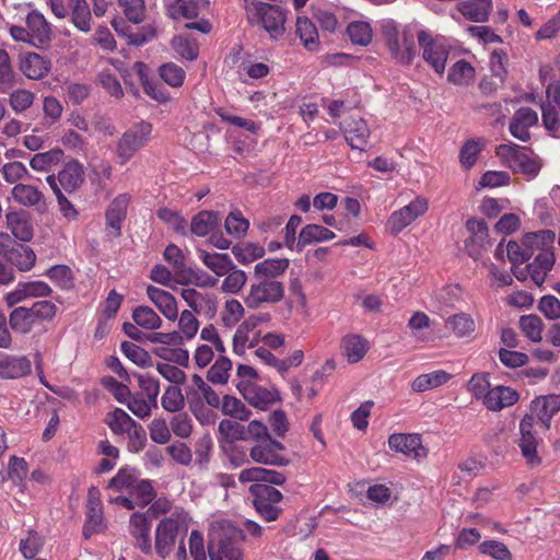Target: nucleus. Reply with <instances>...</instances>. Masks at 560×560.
I'll list each match as a JSON object with an SVG mask.
<instances>
[{
    "mask_svg": "<svg viewBox=\"0 0 560 560\" xmlns=\"http://www.w3.org/2000/svg\"><path fill=\"white\" fill-rule=\"evenodd\" d=\"M191 523L188 511H175L160 520L154 532L153 553L166 559L175 550L177 540L185 537Z\"/></svg>",
    "mask_w": 560,
    "mask_h": 560,
    "instance_id": "obj_1",
    "label": "nucleus"
},
{
    "mask_svg": "<svg viewBox=\"0 0 560 560\" xmlns=\"http://www.w3.org/2000/svg\"><path fill=\"white\" fill-rule=\"evenodd\" d=\"M246 536L242 528L229 522H221L210 535L208 553L210 560H243L242 544Z\"/></svg>",
    "mask_w": 560,
    "mask_h": 560,
    "instance_id": "obj_2",
    "label": "nucleus"
},
{
    "mask_svg": "<svg viewBox=\"0 0 560 560\" xmlns=\"http://www.w3.org/2000/svg\"><path fill=\"white\" fill-rule=\"evenodd\" d=\"M248 22L260 25L272 39H279L284 33L285 13L277 5L244 0Z\"/></svg>",
    "mask_w": 560,
    "mask_h": 560,
    "instance_id": "obj_3",
    "label": "nucleus"
},
{
    "mask_svg": "<svg viewBox=\"0 0 560 560\" xmlns=\"http://www.w3.org/2000/svg\"><path fill=\"white\" fill-rule=\"evenodd\" d=\"M107 488L130 494L136 498L140 504H150L155 498V490L152 482L147 479H140L137 470L129 466L119 468L117 474L109 480Z\"/></svg>",
    "mask_w": 560,
    "mask_h": 560,
    "instance_id": "obj_4",
    "label": "nucleus"
},
{
    "mask_svg": "<svg viewBox=\"0 0 560 560\" xmlns=\"http://www.w3.org/2000/svg\"><path fill=\"white\" fill-rule=\"evenodd\" d=\"M153 126L141 120L128 128L117 140L115 153L119 165L127 164L151 139Z\"/></svg>",
    "mask_w": 560,
    "mask_h": 560,
    "instance_id": "obj_5",
    "label": "nucleus"
},
{
    "mask_svg": "<svg viewBox=\"0 0 560 560\" xmlns=\"http://www.w3.org/2000/svg\"><path fill=\"white\" fill-rule=\"evenodd\" d=\"M422 58L440 75L444 73L445 63L450 54V46L441 36H433L430 32L421 30L417 33Z\"/></svg>",
    "mask_w": 560,
    "mask_h": 560,
    "instance_id": "obj_6",
    "label": "nucleus"
},
{
    "mask_svg": "<svg viewBox=\"0 0 560 560\" xmlns=\"http://www.w3.org/2000/svg\"><path fill=\"white\" fill-rule=\"evenodd\" d=\"M254 495L253 504L259 516L266 522L278 520L281 509L277 504L282 500V493L267 483H255L249 488Z\"/></svg>",
    "mask_w": 560,
    "mask_h": 560,
    "instance_id": "obj_7",
    "label": "nucleus"
},
{
    "mask_svg": "<svg viewBox=\"0 0 560 560\" xmlns=\"http://www.w3.org/2000/svg\"><path fill=\"white\" fill-rule=\"evenodd\" d=\"M383 35L392 56L400 63H409L416 56L413 34L404 31L400 35L395 24L387 22L383 25Z\"/></svg>",
    "mask_w": 560,
    "mask_h": 560,
    "instance_id": "obj_8",
    "label": "nucleus"
},
{
    "mask_svg": "<svg viewBox=\"0 0 560 560\" xmlns=\"http://www.w3.org/2000/svg\"><path fill=\"white\" fill-rule=\"evenodd\" d=\"M257 282L252 283L245 303L249 308H259L264 304H273L282 300L284 295V285L275 279L257 278Z\"/></svg>",
    "mask_w": 560,
    "mask_h": 560,
    "instance_id": "obj_9",
    "label": "nucleus"
},
{
    "mask_svg": "<svg viewBox=\"0 0 560 560\" xmlns=\"http://www.w3.org/2000/svg\"><path fill=\"white\" fill-rule=\"evenodd\" d=\"M284 452L285 446L270 436L250 447L249 457L258 464L283 467L290 464Z\"/></svg>",
    "mask_w": 560,
    "mask_h": 560,
    "instance_id": "obj_10",
    "label": "nucleus"
},
{
    "mask_svg": "<svg viewBox=\"0 0 560 560\" xmlns=\"http://www.w3.org/2000/svg\"><path fill=\"white\" fill-rule=\"evenodd\" d=\"M427 210V199L417 197L410 203L390 214L386 223V229L393 234H398L419 217L423 215Z\"/></svg>",
    "mask_w": 560,
    "mask_h": 560,
    "instance_id": "obj_11",
    "label": "nucleus"
},
{
    "mask_svg": "<svg viewBox=\"0 0 560 560\" xmlns=\"http://www.w3.org/2000/svg\"><path fill=\"white\" fill-rule=\"evenodd\" d=\"M545 128L553 136H560V82H552L546 89V101L541 105Z\"/></svg>",
    "mask_w": 560,
    "mask_h": 560,
    "instance_id": "obj_12",
    "label": "nucleus"
},
{
    "mask_svg": "<svg viewBox=\"0 0 560 560\" xmlns=\"http://www.w3.org/2000/svg\"><path fill=\"white\" fill-rule=\"evenodd\" d=\"M129 533L135 540L136 548L145 556L153 555L151 522L145 513L136 512L130 516Z\"/></svg>",
    "mask_w": 560,
    "mask_h": 560,
    "instance_id": "obj_13",
    "label": "nucleus"
},
{
    "mask_svg": "<svg viewBox=\"0 0 560 560\" xmlns=\"http://www.w3.org/2000/svg\"><path fill=\"white\" fill-rule=\"evenodd\" d=\"M130 197L126 194L117 196L108 206L105 217V233L109 241H115L121 233V225L127 217Z\"/></svg>",
    "mask_w": 560,
    "mask_h": 560,
    "instance_id": "obj_14",
    "label": "nucleus"
},
{
    "mask_svg": "<svg viewBox=\"0 0 560 560\" xmlns=\"http://www.w3.org/2000/svg\"><path fill=\"white\" fill-rule=\"evenodd\" d=\"M237 388L249 405L261 410H266L279 399L276 389L266 388L252 382H241Z\"/></svg>",
    "mask_w": 560,
    "mask_h": 560,
    "instance_id": "obj_15",
    "label": "nucleus"
},
{
    "mask_svg": "<svg viewBox=\"0 0 560 560\" xmlns=\"http://www.w3.org/2000/svg\"><path fill=\"white\" fill-rule=\"evenodd\" d=\"M388 446L392 451L415 459H421L428 455V450L422 445L421 436L417 433H394L388 438Z\"/></svg>",
    "mask_w": 560,
    "mask_h": 560,
    "instance_id": "obj_16",
    "label": "nucleus"
},
{
    "mask_svg": "<svg viewBox=\"0 0 560 560\" xmlns=\"http://www.w3.org/2000/svg\"><path fill=\"white\" fill-rule=\"evenodd\" d=\"M103 504L98 488L91 487L88 491L86 520L83 527L85 537L98 533L103 528Z\"/></svg>",
    "mask_w": 560,
    "mask_h": 560,
    "instance_id": "obj_17",
    "label": "nucleus"
},
{
    "mask_svg": "<svg viewBox=\"0 0 560 560\" xmlns=\"http://www.w3.org/2000/svg\"><path fill=\"white\" fill-rule=\"evenodd\" d=\"M341 130L352 149L362 150L368 143L370 129L361 117L350 116L346 118L341 124Z\"/></svg>",
    "mask_w": 560,
    "mask_h": 560,
    "instance_id": "obj_18",
    "label": "nucleus"
},
{
    "mask_svg": "<svg viewBox=\"0 0 560 560\" xmlns=\"http://www.w3.org/2000/svg\"><path fill=\"white\" fill-rule=\"evenodd\" d=\"M51 292L49 284L40 280L20 282L14 291L8 293L5 300L8 305L13 306L30 298L49 296Z\"/></svg>",
    "mask_w": 560,
    "mask_h": 560,
    "instance_id": "obj_19",
    "label": "nucleus"
},
{
    "mask_svg": "<svg viewBox=\"0 0 560 560\" xmlns=\"http://www.w3.org/2000/svg\"><path fill=\"white\" fill-rule=\"evenodd\" d=\"M537 124L538 114L529 107H521L511 119L510 132L514 138L527 141L530 138L529 128Z\"/></svg>",
    "mask_w": 560,
    "mask_h": 560,
    "instance_id": "obj_20",
    "label": "nucleus"
},
{
    "mask_svg": "<svg viewBox=\"0 0 560 560\" xmlns=\"http://www.w3.org/2000/svg\"><path fill=\"white\" fill-rule=\"evenodd\" d=\"M85 178L84 166L77 160L70 161L59 171L56 176V183L60 189H65L67 192H73L83 183Z\"/></svg>",
    "mask_w": 560,
    "mask_h": 560,
    "instance_id": "obj_21",
    "label": "nucleus"
},
{
    "mask_svg": "<svg viewBox=\"0 0 560 560\" xmlns=\"http://www.w3.org/2000/svg\"><path fill=\"white\" fill-rule=\"evenodd\" d=\"M518 399L520 394L515 389L509 386L498 385L490 389L482 400V404L491 411H500L506 407L513 406Z\"/></svg>",
    "mask_w": 560,
    "mask_h": 560,
    "instance_id": "obj_22",
    "label": "nucleus"
},
{
    "mask_svg": "<svg viewBox=\"0 0 560 560\" xmlns=\"http://www.w3.org/2000/svg\"><path fill=\"white\" fill-rule=\"evenodd\" d=\"M551 248L540 247V252L536 255L535 259L526 267L532 280L537 285H541L545 282L548 272L555 264V253Z\"/></svg>",
    "mask_w": 560,
    "mask_h": 560,
    "instance_id": "obj_23",
    "label": "nucleus"
},
{
    "mask_svg": "<svg viewBox=\"0 0 560 560\" xmlns=\"http://www.w3.org/2000/svg\"><path fill=\"white\" fill-rule=\"evenodd\" d=\"M147 295L166 319H177V303L175 298L170 292L154 285H148Z\"/></svg>",
    "mask_w": 560,
    "mask_h": 560,
    "instance_id": "obj_24",
    "label": "nucleus"
},
{
    "mask_svg": "<svg viewBox=\"0 0 560 560\" xmlns=\"http://www.w3.org/2000/svg\"><path fill=\"white\" fill-rule=\"evenodd\" d=\"M32 372L31 360L25 357L8 355L0 360V378L16 380L24 377Z\"/></svg>",
    "mask_w": 560,
    "mask_h": 560,
    "instance_id": "obj_25",
    "label": "nucleus"
},
{
    "mask_svg": "<svg viewBox=\"0 0 560 560\" xmlns=\"http://www.w3.org/2000/svg\"><path fill=\"white\" fill-rule=\"evenodd\" d=\"M50 61L37 52H26L21 56L20 70L28 79H42L50 71Z\"/></svg>",
    "mask_w": 560,
    "mask_h": 560,
    "instance_id": "obj_26",
    "label": "nucleus"
},
{
    "mask_svg": "<svg viewBox=\"0 0 560 560\" xmlns=\"http://www.w3.org/2000/svg\"><path fill=\"white\" fill-rule=\"evenodd\" d=\"M12 198L24 207H34L38 210L46 208L44 194L35 186L28 184H16L11 190Z\"/></svg>",
    "mask_w": 560,
    "mask_h": 560,
    "instance_id": "obj_27",
    "label": "nucleus"
},
{
    "mask_svg": "<svg viewBox=\"0 0 560 560\" xmlns=\"http://www.w3.org/2000/svg\"><path fill=\"white\" fill-rule=\"evenodd\" d=\"M7 226L14 237L21 242H31L34 230L30 217L25 212H9L5 215Z\"/></svg>",
    "mask_w": 560,
    "mask_h": 560,
    "instance_id": "obj_28",
    "label": "nucleus"
},
{
    "mask_svg": "<svg viewBox=\"0 0 560 560\" xmlns=\"http://www.w3.org/2000/svg\"><path fill=\"white\" fill-rule=\"evenodd\" d=\"M457 10L471 22L488 21L492 10V0H465L457 4Z\"/></svg>",
    "mask_w": 560,
    "mask_h": 560,
    "instance_id": "obj_29",
    "label": "nucleus"
},
{
    "mask_svg": "<svg viewBox=\"0 0 560 560\" xmlns=\"http://www.w3.org/2000/svg\"><path fill=\"white\" fill-rule=\"evenodd\" d=\"M221 221L217 211L202 210L191 218L190 232L197 236H206L214 231Z\"/></svg>",
    "mask_w": 560,
    "mask_h": 560,
    "instance_id": "obj_30",
    "label": "nucleus"
},
{
    "mask_svg": "<svg viewBox=\"0 0 560 560\" xmlns=\"http://www.w3.org/2000/svg\"><path fill=\"white\" fill-rule=\"evenodd\" d=\"M2 254L5 261L21 271L31 270L36 261V255L32 247H5Z\"/></svg>",
    "mask_w": 560,
    "mask_h": 560,
    "instance_id": "obj_31",
    "label": "nucleus"
},
{
    "mask_svg": "<svg viewBox=\"0 0 560 560\" xmlns=\"http://www.w3.org/2000/svg\"><path fill=\"white\" fill-rule=\"evenodd\" d=\"M341 350L349 363H357L366 354L369 342L360 335H347L341 340Z\"/></svg>",
    "mask_w": 560,
    "mask_h": 560,
    "instance_id": "obj_32",
    "label": "nucleus"
},
{
    "mask_svg": "<svg viewBox=\"0 0 560 560\" xmlns=\"http://www.w3.org/2000/svg\"><path fill=\"white\" fill-rule=\"evenodd\" d=\"M133 420L124 409L115 408L106 413L104 423L110 429L114 435L122 436L136 424Z\"/></svg>",
    "mask_w": 560,
    "mask_h": 560,
    "instance_id": "obj_33",
    "label": "nucleus"
},
{
    "mask_svg": "<svg viewBox=\"0 0 560 560\" xmlns=\"http://www.w3.org/2000/svg\"><path fill=\"white\" fill-rule=\"evenodd\" d=\"M9 325L15 334L27 335L32 331L35 318L30 307L19 306L9 314Z\"/></svg>",
    "mask_w": 560,
    "mask_h": 560,
    "instance_id": "obj_34",
    "label": "nucleus"
},
{
    "mask_svg": "<svg viewBox=\"0 0 560 560\" xmlns=\"http://www.w3.org/2000/svg\"><path fill=\"white\" fill-rule=\"evenodd\" d=\"M296 35L300 37L303 46L310 51H316L319 48V36L315 24L307 18L299 16L296 19Z\"/></svg>",
    "mask_w": 560,
    "mask_h": 560,
    "instance_id": "obj_35",
    "label": "nucleus"
},
{
    "mask_svg": "<svg viewBox=\"0 0 560 560\" xmlns=\"http://www.w3.org/2000/svg\"><path fill=\"white\" fill-rule=\"evenodd\" d=\"M451 380V374L444 370H436L430 373L421 374L416 377L411 383V389L417 393H422L429 389L436 388Z\"/></svg>",
    "mask_w": 560,
    "mask_h": 560,
    "instance_id": "obj_36",
    "label": "nucleus"
},
{
    "mask_svg": "<svg viewBox=\"0 0 560 560\" xmlns=\"http://www.w3.org/2000/svg\"><path fill=\"white\" fill-rule=\"evenodd\" d=\"M532 405L539 420L548 425L550 419L560 411V395L539 397Z\"/></svg>",
    "mask_w": 560,
    "mask_h": 560,
    "instance_id": "obj_37",
    "label": "nucleus"
},
{
    "mask_svg": "<svg viewBox=\"0 0 560 560\" xmlns=\"http://www.w3.org/2000/svg\"><path fill=\"white\" fill-rule=\"evenodd\" d=\"M26 25L32 38L44 44L50 40L51 31L48 22L38 11H32L26 16Z\"/></svg>",
    "mask_w": 560,
    "mask_h": 560,
    "instance_id": "obj_38",
    "label": "nucleus"
},
{
    "mask_svg": "<svg viewBox=\"0 0 560 560\" xmlns=\"http://www.w3.org/2000/svg\"><path fill=\"white\" fill-rule=\"evenodd\" d=\"M289 267L288 258H267L255 266V277L275 279Z\"/></svg>",
    "mask_w": 560,
    "mask_h": 560,
    "instance_id": "obj_39",
    "label": "nucleus"
},
{
    "mask_svg": "<svg viewBox=\"0 0 560 560\" xmlns=\"http://www.w3.org/2000/svg\"><path fill=\"white\" fill-rule=\"evenodd\" d=\"M200 257L203 264L218 277L226 275L234 268L233 260L228 254L208 253L202 250Z\"/></svg>",
    "mask_w": 560,
    "mask_h": 560,
    "instance_id": "obj_40",
    "label": "nucleus"
},
{
    "mask_svg": "<svg viewBox=\"0 0 560 560\" xmlns=\"http://www.w3.org/2000/svg\"><path fill=\"white\" fill-rule=\"evenodd\" d=\"M73 24L82 32L91 30V10L86 0H69Z\"/></svg>",
    "mask_w": 560,
    "mask_h": 560,
    "instance_id": "obj_41",
    "label": "nucleus"
},
{
    "mask_svg": "<svg viewBox=\"0 0 560 560\" xmlns=\"http://www.w3.org/2000/svg\"><path fill=\"white\" fill-rule=\"evenodd\" d=\"M335 237V233L325 226L318 224H308L304 226L299 234V245H310L312 243L327 242Z\"/></svg>",
    "mask_w": 560,
    "mask_h": 560,
    "instance_id": "obj_42",
    "label": "nucleus"
},
{
    "mask_svg": "<svg viewBox=\"0 0 560 560\" xmlns=\"http://www.w3.org/2000/svg\"><path fill=\"white\" fill-rule=\"evenodd\" d=\"M226 233L234 240H242L248 229L249 221L245 219L238 209L231 211L224 220Z\"/></svg>",
    "mask_w": 560,
    "mask_h": 560,
    "instance_id": "obj_43",
    "label": "nucleus"
},
{
    "mask_svg": "<svg viewBox=\"0 0 560 560\" xmlns=\"http://www.w3.org/2000/svg\"><path fill=\"white\" fill-rule=\"evenodd\" d=\"M132 319L139 327L147 330L159 329L163 323L155 311L145 305H139L132 311Z\"/></svg>",
    "mask_w": 560,
    "mask_h": 560,
    "instance_id": "obj_44",
    "label": "nucleus"
},
{
    "mask_svg": "<svg viewBox=\"0 0 560 560\" xmlns=\"http://www.w3.org/2000/svg\"><path fill=\"white\" fill-rule=\"evenodd\" d=\"M220 408L223 415L240 421H247L252 415V411L241 399L231 395H223Z\"/></svg>",
    "mask_w": 560,
    "mask_h": 560,
    "instance_id": "obj_45",
    "label": "nucleus"
},
{
    "mask_svg": "<svg viewBox=\"0 0 560 560\" xmlns=\"http://www.w3.org/2000/svg\"><path fill=\"white\" fill-rule=\"evenodd\" d=\"M156 217L175 233L180 235L188 233V223L179 211L170 208H160L156 211Z\"/></svg>",
    "mask_w": 560,
    "mask_h": 560,
    "instance_id": "obj_46",
    "label": "nucleus"
},
{
    "mask_svg": "<svg viewBox=\"0 0 560 560\" xmlns=\"http://www.w3.org/2000/svg\"><path fill=\"white\" fill-rule=\"evenodd\" d=\"M61 290H71L74 288L73 271L66 265H55L44 273Z\"/></svg>",
    "mask_w": 560,
    "mask_h": 560,
    "instance_id": "obj_47",
    "label": "nucleus"
},
{
    "mask_svg": "<svg viewBox=\"0 0 560 560\" xmlns=\"http://www.w3.org/2000/svg\"><path fill=\"white\" fill-rule=\"evenodd\" d=\"M167 15L173 20L195 19L202 11L198 7H194L187 0H166Z\"/></svg>",
    "mask_w": 560,
    "mask_h": 560,
    "instance_id": "obj_48",
    "label": "nucleus"
},
{
    "mask_svg": "<svg viewBox=\"0 0 560 560\" xmlns=\"http://www.w3.org/2000/svg\"><path fill=\"white\" fill-rule=\"evenodd\" d=\"M474 78L475 69L469 62L465 60L455 62L447 73L448 82L455 85H467L474 80Z\"/></svg>",
    "mask_w": 560,
    "mask_h": 560,
    "instance_id": "obj_49",
    "label": "nucleus"
},
{
    "mask_svg": "<svg viewBox=\"0 0 560 560\" xmlns=\"http://www.w3.org/2000/svg\"><path fill=\"white\" fill-rule=\"evenodd\" d=\"M63 152L60 149H52L46 152L36 153L30 161L34 171L47 172L56 166L62 159Z\"/></svg>",
    "mask_w": 560,
    "mask_h": 560,
    "instance_id": "obj_50",
    "label": "nucleus"
},
{
    "mask_svg": "<svg viewBox=\"0 0 560 560\" xmlns=\"http://www.w3.org/2000/svg\"><path fill=\"white\" fill-rule=\"evenodd\" d=\"M447 325L458 338L474 337L476 324L472 317L467 314H455L447 319Z\"/></svg>",
    "mask_w": 560,
    "mask_h": 560,
    "instance_id": "obj_51",
    "label": "nucleus"
},
{
    "mask_svg": "<svg viewBox=\"0 0 560 560\" xmlns=\"http://www.w3.org/2000/svg\"><path fill=\"white\" fill-rule=\"evenodd\" d=\"M350 40L355 45L368 46L372 42L373 31L368 22H352L347 27Z\"/></svg>",
    "mask_w": 560,
    "mask_h": 560,
    "instance_id": "obj_52",
    "label": "nucleus"
},
{
    "mask_svg": "<svg viewBox=\"0 0 560 560\" xmlns=\"http://www.w3.org/2000/svg\"><path fill=\"white\" fill-rule=\"evenodd\" d=\"M117 2L130 22L140 24L144 21L147 12L144 0H117Z\"/></svg>",
    "mask_w": 560,
    "mask_h": 560,
    "instance_id": "obj_53",
    "label": "nucleus"
},
{
    "mask_svg": "<svg viewBox=\"0 0 560 560\" xmlns=\"http://www.w3.org/2000/svg\"><path fill=\"white\" fill-rule=\"evenodd\" d=\"M485 147L483 139L467 140L459 152V162L463 167L470 168L477 161V158Z\"/></svg>",
    "mask_w": 560,
    "mask_h": 560,
    "instance_id": "obj_54",
    "label": "nucleus"
},
{
    "mask_svg": "<svg viewBox=\"0 0 560 560\" xmlns=\"http://www.w3.org/2000/svg\"><path fill=\"white\" fill-rule=\"evenodd\" d=\"M120 350L131 362L141 368L152 364V358L149 352L133 342L122 341Z\"/></svg>",
    "mask_w": 560,
    "mask_h": 560,
    "instance_id": "obj_55",
    "label": "nucleus"
},
{
    "mask_svg": "<svg viewBox=\"0 0 560 560\" xmlns=\"http://www.w3.org/2000/svg\"><path fill=\"white\" fill-rule=\"evenodd\" d=\"M232 362L229 358L220 355L207 373V380L213 384H225L230 376Z\"/></svg>",
    "mask_w": 560,
    "mask_h": 560,
    "instance_id": "obj_56",
    "label": "nucleus"
},
{
    "mask_svg": "<svg viewBox=\"0 0 560 560\" xmlns=\"http://www.w3.org/2000/svg\"><path fill=\"white\" fill-rule=\"evenodd\" d=\"M164 258L173 266L177 276L187 277L190 275L191 269L186 266V257L182 247H165Z\"/></svg>",
    "mask_w": 560,
    "mask_h": 560,
    "instance_id": "obj_57",
    "label": "nucleus"
},
{
    "mask_svg": "<svg viewBox=\"0 0 560 560\" xmlns=\"http://www.w3.org/2000/svg\"><path fill=\"white\" fill-rule=\"evenodd\" d=\"M255 326L254 323H249V320H245L242 323L233 337V351L234 353L242 355L245 353L246 348H254L255 343L253 341L249 342L248 334Z\"/></svg>",
    "mask_w": 560,
    "mask_h": 560,
    "instance_id": "obj_58",
    "label": "nucleus"
},
{
    "mask_svg": "<svg viewBox=\"0 0 560 560\" xmlns=\"http://www.w3.org/2000/svg\"><path fill=\"white\" fill-rule=\"evenodd\" d=\"M162 407L168 412H178L185 407V397L177 386H168L161 398Z\"/></svg>",
    "mask_w": 560,
    "mask_h": 560,
    "instance_id": "obj_59",
    "label": "nucleus"
},
{
    "mask_svg": "<svg viewBox=\"0 0 560 560\" xmlns=\"http://www.w3.org/2000/svg\"><path fill=\"white\" fill-rule=\"evenodd\" d=\"M97 82L110 96L117 100L124 96V90L119 80L109 69L100 71Z\"/></svg>",
    "mask_w": 560,
    "mask_h": 560,
    "instance_id": "obj_60",
    "label": "nucleus"
},
{
    "mask_svg": "<svg viewBox=\"0 0 560 560\" xmlns=\"http://www.w3.org/2000/svg\"><path fill=\"white\" fill-rule=\"evenodd\" d=\"M173 49L187 60H195L198 57V45L188 36L178 35L172 40Z\"/></svg>",
    "mask_w": 560,
    "mask_h": 560,
    "instance_id": "obj_61",
    "label": "nucleus"
},
{
    "mask_svg": "<svg viewBox=\"0 0 560 560\" xmlns=\"http://www.w3.org/2000/svg\"><path fill=\"white\" fill-rule=\"evenodd\" d=\"M520 327L529 340L534 342L541 340L542 322L537 315H523Z\"/></svg>",
    "mask_w": 560,
    "mask_h": 560,
    "instance_id": "obj_62",
    "label": "nucleus"
},
{
    "mask_svg": "<svg viewBox=\"0 0 560 560\" xmlns=\"http://www.w3.org/2000/svg\"><path fill=\"white\" fill-rule=\"evenodd\" d=\"M218 431L226 440L246 441L245 425L237 421L222 419L219 422Z\"/></svg>",
    "mask_w": 560,
    "mask_h": 560,
    "instance_id": "obj_63",
    "label": "nucleus"
},
{
    "mask_svg": "<svg viewBox=\"0 0 560 560\" xmlns=\"http://www.w3.org/2000/svg\"><path fill=\"white\" fill-rule=\"evenodd\" d=\"M159 72L163 81L173 88L182 86L186 77L184 69L172 62L162 65Z\"/></svg>",
    "mask_w": 560,
    "mask_h": 560,
    "instance_id": "obj_64",
    "label": "nucleus"
}]
</instances>
